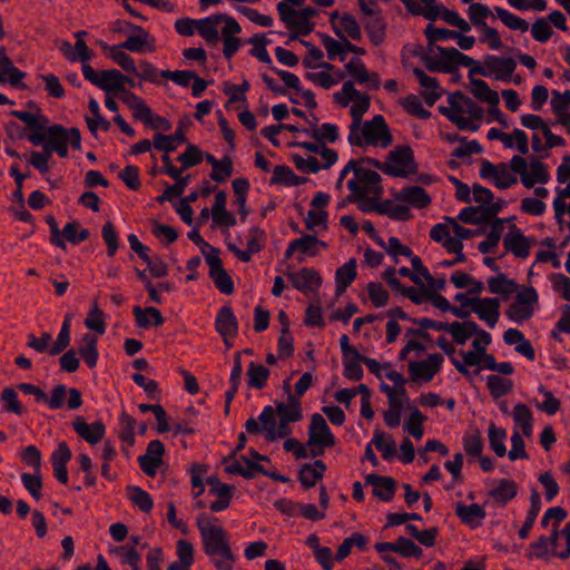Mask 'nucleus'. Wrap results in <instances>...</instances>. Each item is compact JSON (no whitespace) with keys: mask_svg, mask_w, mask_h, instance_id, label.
Returning a JSON list of instances; mask_svg holds the SVG:
<instances>
[{"mask_svg":"<svg viewBox=\"0 0 570 570\" xmlns=\"http://www.w3.org/2000/svg\"><path fill=\"white\" fill-rule=\"evenodd\" d=\"M347 140L356 147L381 146L386 148L392 145L393 136L382 115H375L371 120L362 121L356 130L348 129Z\"/></svg>","mask_w":570,"mask_h":570,"instance_id":"obj_1","label":"nucleus"},{"mask_svg":"<svg viewBox=\"0 0 570 570\" xmlns=\"http://www.w3.org/2000/svg\"><path fill=\"white\" fill-rule=\"evenodd\" d=\"M197 527L200 532L204 551L208 556H222L226 561H234V554L228 543L227 532L218 524V519L212 517L197 519Z\"/></svg>","mask_w":570,"mask_h":570,"instance_id":"obj_2","label":"nucleus"},{"mask_svg":"<svg viewBox=\"0 0 570 570\" xmlns=\"http://www.w3.org/2000/svg\"><path fill=\"white\" fill-rule=\"evenodd\" d=\"M350 171H353L354 177L347 181V188L351 194L346 197V202L354 204V200L364 196L362 185H370L372 191L380 193L381 176L371 169L358 166V160L351 159L340 173V180L343 181Z\"/></svg>","mask_w":570,"mask_h":570,"instance_id":"obj_3","label":"nucleus"},{"mask_svg":"<svg viewBox=\"0 0 570 570\" xmlns=\"http://www.w3.org/2000/svg\"><path fill=\"white\" fill-rule=\"evenodd\" d=\"M440 53V59H436L428 53L420 55L421 60L424 62L426 69L431 72H444L450 75H459L458 66H471L474 59L464 55L454 47L444 48L435 46ZM419 56V52H415Z\"/></svg>","mask_w":570,"mask_h":570,"instance_id":"obj_4","label":"nucleus"},{"mask_svg":"<svg viewBox=\"0 0 570 570\" xmlns=\"http://www.w3.org/2000/svg\"><path fill=\"white\" fill-rule=\"evenodd\" d=\"M510 169L514 174H519L521 183L527 188H532L535 184H547L550 180L548 167L538 158H532L529 164L530 173L528 171V163L525 158L515 155L510 160Z\"/></svg>","mask_w":570,"mask_h":570,"instance_id":"obj_5","label":"nucleus"},{"mask_svg":"<svg viewBox=\"0 0 570 570\" xmlns=\"http://www.w3.org/2000/svg\"><path fill=\"white\" fill-rule=\"evenodd\" d=\"M407 11L413 16H422L430 21H434L442 16V19L449 24L453 26L461 18L456 11L446 9L435 4V0H421L424 6H421L416 0H401Z\"/></svg>","mask_w":570,"mask_h":570,"instance_id":"obj_6","label":"nucleus"},{"mask_svg":"<svg viewBox=\"0 0 570 570\" xmlns=\"http://www.w3.org/2000/svg\"><path fill=\"white\" fill-rule=\"evenodd\" d=\"M539 296L533 287H524L519 292L514 302L507 308L505 315L515 323H522L532 317Z\"/></svg>","mask_w":570,"mask_h":570,"instance_id":"obj_7","label":"nucleus"},{"mask_svg":"<svg viewBox=\"0 0 570 570\" xmlns=\"http://www.w3.org/2000/svg\"><path fill=\"white\" fill-rule=\"evenodd\" d=\"M82 75L86 80L98 87L99 89L110 92H126L125 87L120 82L118 77L114 78V75H120V71L117 69L109 70H99L96 71L90 65H82Z\"/></svg>","mask_w":570,"mask_h":570,"instance_id":"obj_8","label":"nucleus"},{"mask_svg":"<svg viewBox=\"0 0 570 570\" xmlns=\"http://www.w3.org/2000/svg\"><path fill=\"white\" fill-rule=\"evenodd\" d=\"M206 263L209 266V277L214 282L216 288L226 295L234 293V282L223 266V261L219 257V249L216 247L210 248V253L205 254Z\"/></svg>","mask_w":570,"mask_h":570,"instance_id":"obj_9","label":"nucleus"},{"mask_svg":"<svg viewBox=\"0 0 570 570\" xmlns=\"http://www.w3.org/2000/svg\"><path fill=\"white\" fill-rule=\"evenodd\" d=\"M11 115L17 119L21 120L31 134L28 136V140L35 146H40L46 140V134L49 119L42 114H32L28 111L12 110Z\"/></svg>","mask_w":570,"mask_h":570,"instance_id":"obj_10","label":"nucleus"},{"mask_svg":"<svg viewBox=\"0 0 570 570\" xmlns=\"http://www.w3.org/2000/svg\"><path fill=\"white\" fill-rule=\"evenodd\" d=\"M45 142L48 144L51 149L70 144L73 149L79 150L81 148V134L76 127L67 129L63 126L56 124L49 126L47 129Z\"/></svg>","mask_w":570,"mask_h":570,"instance_id":"obj_11","label":"nucleus"},{"mask_svg":"<svg viewBox=\"0 0 570 570\" xmlns=\"http://www.w3.org/2000/svg\"><path fill=\"white\" fill-rule=\"evenodd\" d=\"M443 356L440 353L430 354L426 360L412 361L409 363V373L414 382L423 381L425 383L433 380L440 372L443 363Z\"/></svg>","mask_w":570,"mask_h":570,"instance_id":"obj_12","label":"nucleus"},{"mask_svg":"<svg viewBox=\"0 0 570 570\" xmlns=\"http://www.w3.org/2000/svg\"><path fill=\"white\" fill-rule=\"evenodd\" d=\"M480 176L483 179H493L494 186L499 189H507L518 183V178L509 171V166L505 163L493 165L483 159Z\"/></svg>","mask_w":570,"mask_h":570,"instance_id":"obj_13","label":"nucleus"},{"mask_svg":"<svg viewBox=\"0 0 570 570\" xmlns=\"http://www.w3.org/2000/svg\"><path fill=\"white\" fill-rule=\"evenodd\" d=\"M17 389L24 394L33 395L37 402H46L52 410L60 409L67 394V387L63 384H58L51 390V395L48 396L45 391L31 383H19Z\"/></svg>","mask_w":570,"mask_h":570,"instance_id":"obj_14","label":"nucleus"},{"mask_svg":"<svg viewBox=\"0 0 570 570\" xmlns=\"http://www.w3.org/2000/svg\"><path fill=\"white\" fill-rule=\"evenodd\" d=\"M386 164L391 167L402 170L403 174L399 177H406L411 174H416L419 165L415 161L414 153L409 145L396 146L386 156Z\"/></svg>","mask_w":570,"mask_h":570,"instance_id":"obj_15","label":"nucleus"},{"mask_svg":"<svg viewBox=\"0 0 570 570\" xmlns=\"http://www.w3.org/2000/svg\"><path fill=\"white\" fill-rule=\"evenodd\" d=\"M335 443V436L331 432L325 419L318 413L313 414L308 428L307 445L334 446Z\"/></svg>","mask_w":570,"mask_h":570,"instance_id":"obj_16","label":"nucleus"},{"mask_svg":"<svg viewBox=\"0 0 570 570\" xmlns=\"http://www.w3.org/2000/svg\"><path fill=\"white\" fill-rule=\"evenodd\" d=\"M331 23L340 39H347V37L356 41L362 39L361 27L352 14L344 13L338 17V13L334 12L331 16Z\"/></svg>","mask_w":570,"mask_h":570,"instance_id":"obj_17","label":"nucleus"},{"mask_svg":"<svg viewBox=\"0 0 570 570\" xmlns=\"http://www.w3.org/2000/svg\"><path fill=\"white\" fill-rule=\"evenodd\" d=\"M533 243L534 239L525 237L515 225L510 227L509 233L503 239L505 250L511 252L519 258H527L530 255L531 245Z\"/></svg>","mask_w":570,"mask_h":570,"instance_id":"obj_18","label":"nucleus"},{"mask_svg":"<svg viewBox=\"0 0 570 570\" xmlns=\"http://www.w3.org/2000/svg\"><path fill=\"white\" fill-rule=\"evenodd\" d=\"M485 65L488 77L494 73L497 80L509 82L517 68V62L512 58L497 57L492 55L485 56Z\"/></svg>","mask_w":570,"mask_h":570,"instance_id":"obj_19","label":"nucleus"},{"mask_svg":"<svg viewBox=\"0 0 570 570\" xmlns=\"http://www.w3.org/2000/svg\"><path fill=\"white\" fill-rule=\"evenodd\" d=\"M475 301L472 311L480 320L488 323L490 327H494L500 317V299L498 297H473Z\"/></svg>","mask_w":570,"mask_h":570,"instance_id":"obj_20","label":"nucleus"},{"mask_svg":"<svg viewBox=\"0 0 570 570\" xmlns=\"http://www.w3.org/2000/svg\"><path fill=\"white\" fill-rule=\"evenodd\" d=\"M207 484L209 485V493L218 497V500L210 503L209 509L213 512H219L227 509L233 499L234 488L220 482L215 475L207 478Z\"/></svg>","mask_w":570,"mask_h":570,"instance_id":"obj_21","label":"nucleus"},{"mask_svg":"<svg viewBox=\"0 0 570 570\" xmlns=\"http://www.w3.org/2000/svg\"><path fill=\"white\" fill-rule=\"evenodd\" d=\"M346 72L358 83H366L370 89L376 90L380 88V77L376 72H370L364 62L360 58H352L345 65Z\"/></svg>","mask_w":570,"mask_h":570,"instance_id":"obj_22","label":"nucleus"},{"mask_svg":"<svg viewBox=\"0 0 570 570\" xmlns=\"http://www.w3.org/2000/svg\"><path fill=\"white\" fill-rule=\"evenodd\" d=\"M287 277L291 279L292 285L304 294L317 289L322 284L320 274L307 267H303L297 273H287Z\"/></svg>","mask_w":570,"mask_h":570,"instance_id":"obj_23","label":"nucleus"},{"mask_svg":"<svg viewBox=\"0 0 570 570\" xmlns=\"http://www.w3.org/2000/svg\"><path fill=\"white\" fill-rule=\"evenodd\" d=\"M215 328L223 336L224 343H227V338H233L237 335L238 322L229 306L219 308L215 321Z\"/></svg>","mask_w":570,"mask_h":570,"instance_id":"obj_24","label":"nucleus"},{"mask_svg":"<svg viewBox=\"0 0 570 570\" xmlns=\"http://www.w3.org/2000/svg\"><path fill=\"white\" fill-rule=\"evenodd\" d=\"M367 484L373 485V495L383 502H390L396 491V481L392 476L368 474L365 478Z\"/></svg>","mask_w":570,"mask_h":570,"instance_id":"obj_25","label":"nucleus"},{"mask_svg":"<svg viewBox=\"0 0 570 570\" xmlns=\"http://www.w3.org/2000/svg\"><path fill=\"white\" fill-rule=\"evenodd\" d=\"M71 459V451L66 442H60L51 454L55 478L62 484L68 483L67 463Z\"/></svg>","mask_w":570,"mask_h":570,"instance_id":"obj_26","label":"nucleus"},{"mask_svg":"<svg viewBox=\"0 0 570 570\" xmlns=\"http://www.w3.org/2000/svg\"><path fill=\"white\" fill-rule=\"evenodd\" d=\"M206 161L212 165L210 179L216 183H224L233 175L234 166L233 159L229 156H224L220 160L216 159L209 153H203Z\"/></svg>","mask_w":570,"mask_h":570,"instance_id":"obj_27","label":"nucleus"},{"mask_svg":"<svg viewBox=\"0 0 570 570\" xmlns=\"http://www.w3.org/2000/svg\"><path fill=\"white\" fill-rule=\"evenodd\" d=\"M72 428L85 441L90 444L98 443L105 435V425L100 421L88 424L83 421L82 417L78 416L72 422Z\"/></svg>","mask_w":570,"mask_h":570,"instance_id":"obj_28","label":"nucleus"},{"mask_svg":"<svg viewBox=\"0 0 570 570\" xmlns=\"http://www.w3.org/2000/svg\"><path fill=\"white\" fill-rule=\"evenodd\" d=\"M455 514L460 518L461 522L470 525L472 529L480 527L482 520L485 518L484 509L476 504L466 505L462 502L455 504Z\"/></svg>","mask_w":570,"mask_h":570,"instance_id":"obj_29","label":"nucleus"},{"mask_svg":"<svg viewBox=\"0 0 570 570\" xmlns=\"http://www.w3.org/2000/svg\"><path fill=\"white\" fill-rule=\"evenodd\" d=\"M223 18L222 13H217L196 21V29L207 43H217L219 39L217 24L223 22Z\"/></svg>","mask_w":570,"mask_h":570,"instance_id":"obj_30","label":"nucleus"},{"mask_svg":"<svg viewBox=\"0 0 570 570\" xmlns=\"http://www.w3.org/2000/svg\"><path fill=\"white\" fill-rule=\"evenodd\" d=\"M413 73L417 78L420 86L428 89V91L422 92L425 104L428 106H433L441 97V94L436 91L440 87L438 79L430 77L420 68H414Z\"/></svg>","mask_w":570,"mask_h":570,"instance_id":"obj_31","label":"nucleus"},{"mask_svg":"<svg viewBox=\"0 0 570 570\" xmlns=\"http://www.w3.org/2000/svg\"><path fill=\"white\" fill-rule=\"evenodd\" d=\"M356 259L351 258L338 267L335 273L336 296L342 295L356 278Z\"/></svg>","mask_w":570,"mask_h":570,"instance_id":"obj_32","label":"nucleus"},{"mask_svg":"<svg viewBox=\"0 0 570 570\" xmlns=\"http://www.w3.org/2000/svg\"><path fill=\"white\" fill-rule=\"evenodd\" d=\"M396 198L402 202H406L416 208H425L432 202L431 197L421 186H407L399 193Z\"/></svg>","mask_w":570,"mask_h":570,"instance_id":"obj_33","label":"nucleus"},{"mask_svg":"<svg viewBox=\"0 0 570 570\" xmlns=\"http://www.w3.org/2000/svg\"><path fill=\"white\" fill-rule=\"evenodd\" d=\"M518 494V484L510 479H501L498 485L488 492L497 503L505 505L510 500L514 499Z\"/></svg>","mask_w":570,"mask_h":570,"instance_id":"obj_34","label":"nucleus"},{"mask_svg":"<svg viewBox=\"0 0 570 570\" xmlns=\"http://www.w3.org/2000/svg\"><path fill=\"white\" fill-rule=\"evenodd\" d=\"M0 75H3L6 81L13 87H19L21 80L26 77L23 71L14 67L4 47L0 48Z\"/></svg>","mask_w":570,"mask_h":570,"instance_id":"obj_35","label":"nucleus"},{"mask_svg":"<svg viewBox=\"0 0 570 570\" xmlns=\"http://www.w3.org/2000/svg\"><path fill=\"white\" fill-rule=\"evenodd\" d=\"M294 244L297 245L299 252V255L297 256V261L299 263H303L305 261V256H317L318 247H327V244L325 242L318 239L314 235H305L301 238L294 239Z\"/></svg>","mask_w":570,"mask_h":570,"instance_id":"obj_36","label":"nucleus"},{"mask_svg":"<svg viewBox=\"0 0 570 570\" xmlns=\"http://www.w3.org/2000/svg\"><path fill=\"white\" fill-rule=\"evenodd\" d=\"M364 29L374 46L381 45L386 36V24L381 12L370 16L364 22Z\"/></svg>","mask_w":570,"mask_h":570,"instance_id":"obj_37","label":"nucleus"},{"mask_svg":"<svg viewBox=\"0 0 570 570\" xmlns=\"http://www.w3.org/2000/svg\"><path fill=\"white\" fill-rule=\"evenodd\" d=\"M306 177L297 176L288 166L277 165L274 167V175L271 178L272 185L299 186L307 183Z\"/></svg>","mask_w":570,"mask_h":570,"instance_id":"obj_38","label":"nucleus"},{"mask_svg":"<svg viewBox=\"0 0 570 570\" xmlns=\"http://www.w3.org/2000/svg\"><path fill=\"white\" fill-rule=\"evenodd\" d=\"M316 14V10L313 8H304L296 12L294 18L293 29L295 32L291 33V39H296L297 35L307 36L313 31L314 23L308 20Z\"/></svg>","mask_w":570,"mask_h":570,"instance_id":"obj_39","label":"nucleus"},{"mask_svg":"<svg viewBox=\"0 0 570 570\" xmlns=\"http://www.w3.org/2000/svg\"><path fill=\"white\" fill-rule=\"evenodd\" d=\"M445 139L449 142L459 141L461 144H464L453 149L451 156L455 158H464L472 154H481L483 151V148L478 140L466 141V138L460 136L459 134L446 135Z\"/></svg>","mask_w":570,"mask_h":570,"instance_id":"obj_40","label":"nucleus"},{"mask_svg":"<svg viewBox=\"0 0 570 570\" xmlns=\"http://www.w3.org/2000/svg\"><path fill=\"white\" fill-rule=\"evenodd\" d=\"M488 287L490 293L501 294L505 297L517 293L519 289L518 283L508 278L503 273H499L497 276L490 277L488 279Z\"/></svg>","mask_w":570,"mask_h":570,"instance_id":"obj_41","label":"nucleus"},{"mask_svg":"<svg viewBox=\"0 0 570 570\" xmlns=\"http://www.w3.org/2000/svg\"><path fill=\"white\" fill-rule=\"evenodd\" d=\"M471 91L478 100L487 102L490 106H499V94L495 90H492L484 80L471 78Z\"/></svg>","mask_w":570,"mask_h":570,"instance_id":"obj_42","label":"nucleus"},{"mask_svg":"<svg viewBox=\"0 0 570 570\" xmlns=\"http://www.w3.org/2000/svg\"><path fill=\"white\" fill-rule=\"evenodd\" d=\"M154 43L155 39L149 33L131 35L119 47L131 52H142L145 49L153 52L156 49Z\"/></svg>","mask_w":570,"mask_h":570,"instance_id":"obj_43","label":"nucleus"},{"mask_svg":"<svg viewBox=\"0 0 570 570\" xmlns=\"http://www.w3.org/2000/svg\"><path fill=\"white\" fill-rule=\"evenodd\" d=\"M269 374V370L264 365L250 362L246 373L247 386L256 390L264 389L266 386Z\"/></svg>","mask_w":570,"mask_h":570,"instance_id":"obj_44","label":"nucleus"},{"mask_svg":"<svg viewBox=\"0 0 570 570\" xmlns=\"http://www.w3.org/2000/svg\"><path fill=\"white\" fill-rule=\"evenodd\" d=\"M81 342L83 343V345L79 347V354L83 358L85 363L90 368H94L97 365L99 355L97 350L98 340L95 335L86 333L82 336Z\"/></svg>","mask_w":570,"mask_h":570,"instance_id":"obj_45","label":"nucleus"},{"mask_svg":"<svg viewBox=\"0 0 570 570\" xmlns=\"http://www.w3.org/2000/svg\"><path fill=\"white\" fill-rule=\"evenodd\" d=\"M134 315L136 323L139 327L147 328L151 325V322L149 321L148 316L151 317L153 324L155 326H160L164 324L165 320L160 313V311L156 307H146L142 309L139 306H136L134 308Z\"/></svg>","mask_w":570,"mask_h":570,"instance_id":"obj_46","label":"nucleus"},{"mask_svg":"<svg viewBox=\"0 0 570 570\" xmlns=\"http://www.w3.org/2000/svg\"><path fill=\"white\" fill-rule=\"evenodd\" d=\"M302 131L308 134L307 129H302ZM309 136L322 146H325L324 141L333 144L338 139V128L330 122H325L321 127L313 125Z\"/></svg>","mask_w":570,"mask_h":570,"instance_id":"obj_47","label":"nucleus"},{"mask_svg":"<svg viewBox=\"0 0 570 570\" xmlns=\"http://www.w3.org/2000/svg\"><path fill=\"white\" fill-rule=\"evenodd\" d=\"M88 108H89L90 112L92 114V118L86 117V122H87L89 131L92 135H96L98 128H101L104 131H109L111 125L100 114V109H99V105H98L97 100L91 98L88 102Z\"/></svg>","mask_w":570,"mask_h":570,"instance_id":"obj_48","label":"nucleus"},{"mask_svg":"<svg viewBox=\"0 0 570 570\" xmlns=\"http://www.w3.org/2000/svg\"><path fill=\"white\" fill-rule=\"evenodd\" d=\"M127 493L129 500L139 508L140 511L148 513L154 507V501L150 494L141 489L140 487L130 485L127 487Z\"/></svg>","mask_w":570,"mask_h":570,"instance_id":"obj_49","label":"nucleus"},{"mask_svg":"<svg viewBox=\"0 0 570 570\" xmlns=\"http://www.w3.org/2000/svg\"><path fill=\"white\" fill-rule=\"evenodd\" d=\"M0 400L6 413L20 416L26 412L24 407L18 399V393L13 387L3 389L0 395Z\"/></svg>","mask_w":570,"mask_h":570,"instance_id":"obj_50","label":"nucleus"},{"mask_svg":"<svg viewBox=\"0 0 570 570\" xmlns=\"http://www.w3.org/2000/svg\"><path fill=\"white\" fill-rule=\"evenodd\" d=\"M258 421L262 423V431L265 432V440L273 442L276 440V419L275 410L273 406L267 405L263 409L258 416Z\"/></svg>","mask_w":570,"mask_h":570,"instance_id":"obj_51","label":"nucleus"},{"mask_svg":"<svg viewBox=\"0 0 570 570\" xmlns=\"http://www.w3.org/2000/svg\"><path fill=\"white\" fill-rule=\"evenodd\" d=\"M53 153V149L50 148V146L46 142H43V150L41 153L39 151H31L29 154L28 163L33 168L39 170L42 175H46L49 173V159Z\"/></svg>","mask_w":570,"mask_h":570,"instance_id":"obj_52","label":"nucleus"},{"mask_svg":"<svg viewBox=\"0 0 570 570\" xmlns=\"http://www.w3.org/2000/svg\"><path fill=\"white\" fill-rule=\"evenodd\" d=\"M487 386L490 391V394L494 399H499L510 393L513 384L509 379H503L499 375L492 374L487 379Z\"/></svg>","mask_w":570,"mask_h":570,"instance_id":"obj_53","label":"nucleus"},{"mask_svg":"<svg viewBox=\"0 0 570 570\" xmlns=\"http://www.w3.org/2000/svg\"><path fill=\"white\" fill-rule=\"evenodd\" d=\"M401 105L409 115L419 119L426 120L431 117V112L423 108L422 102L416 95H407L402 99Z\"/></svg>","mask_w":570,"mask_h":570,"instance_id":"obj_54","label":"nucleus"},{"mask_svg":"<svg viewBox=\"0 0 570 570\" xmlns=\"http://www.w3.org/2000/svg\"><path fill=\"white\" fill-rule=\"evenodd\" d=\"M362 189L364 190V196L362 198H357L354 203H358L357 208L363 213H372L375 212V207L377 206V200L381 199L383 195V186L381 185V189L379 194L372 191L370 185H362Z\"/></svg>","mask_w":570,"mask_h":570,"instance_id":"obj_55","label":"nucleus"},{"mask_svg":"<svg viewBox=\"0 0 570 570\" xmlns=\"http://www.w3.org/2000/svg\"><path fill=\"white\" fill-rule=\"evenodd\" d=\"M61 235L66 240L76 245L85 242L90 233L87 228H80V224L77 220L67 223L61 230Z\"/></svg>","mask_w":570,"mask_h":570,"instance_id":"obj_56","label":"nucleus"},{"mask_svg":"<svg viewBox=\"0 0 570 570\" xmlns=\"http://www.w3.org/2000/svg\"><path fill=\"white\" fill-rule=\"evenodd\" d=\"M488 436H489L490 448L494 451V453L499 458L505 455V453H507V448L504 445V440L507 438L505 430L501 429V428H497L493 423H491L489 426Z\"/></svg>","mask_w":570,"mask_h":570,"instance_id":"obj_57","label":"nucleus"},{"mask_svg":"<svg viewBox=\"0 0 570 570\" xmlns=\"http://www.w3.org/2000/svg\"><path fill=\"white\" fill-rule=\"evenodd\" d=\"M322 43L327 51V58L334 60L338 58L340 61H344L346 57V50L344 49L345 39L335 40L327 35L322 36Z\"/></svg>","mask_w":570,"mask_h":570,"instance_id":"obj_58","label":"nucleus"},{"mask_svg":"<svg viewBox=\"0 0 570 570\" xmlns=\"http://www.w3.org/2000/svg\"><path fill=\"white\" fill-rule=\"evenodd\" d=\"M424 36L426 37L430 50H433V45L440 40L455 39L459 37V32L444 28H435L432 23H429L424 29Z\"/></svg>","mask_w":570,"mask_h":570,"instance_id":"obj_59","label":"nucleus"},{"mask_svg":"<svg viewBox=\"0 0 570 570\" xmlns=\"http://www.w3.org/2000/svg\"><path fill=\"white\" fill-rule=\"evenodd\" d=\"M85 325L87 328L95 331L100 335L106 332L105 314L99 308L96 301L92 303V308L89 312L88 317L85 320Z\"/></svg>","mask_w":570,"mask_h":570,"instance_id":"obj_60","label":"nucleus"},{"mask_svg":"<svg viewBox=\"0 0 570 570\" xmlns=\"http://www.w3.org/2000/svg\"><path fill=\"white\" fill-rule=\"evenodd\" d=\"M494 11L498 18L510 29L525 32L529 29V23L520 17L509 12L505 9L495 7Z\"/></svg>","mask_w":570,"mask_h":570,"instance_id":"obj_61","label":"nucleus"},{"mask_svg":"<svg viewBox=\"0 0 570 570\" xmlns=\"http://www.w3.org/2000/svg\"><path fill=\"white\" fill-rule=\"evenodd\" d=\"M394 552L400 553L404 558L414 557L416 559H420L423 554L422 549L411 539L405 537H399L395 540Z\"/></svg>","mask_w":570,"mask_h":570,"instance_id":"obj_62","label":"nucleus"},{"mask_svg":"<svg viewBox=\"0 0 570 570\" xmlns=\"http://www.w3.org/2000/svg\"><path fill=\"white\" fill-rule=\"evenodd\" d=\"M425 416L421 413V411L414 407L409 416V420L404 424L405 430L416 440H420L423 436V422Z\"/></svg>","mask_w":570,"mask_h":570,"instance_id":"obj_63","label":"nucleus"},{"mask_svg":"<svg viewBox=\"0 0 570 570\" xmlns=\"http://www.w3.org/2000/svg\"><path fill=\"white\" fill-rule=\"evenodd\" d=\"M570 107V92L566 91L563 94H560L557 90L552 91V100H551V108L552 111L558 117V122L561 124V120L567 115V109Z\"/></svg>","mask_w":570,"mask_h":570,"instance_id":"obj_64","label":"nucleus"}]
</instances>
